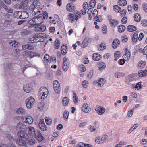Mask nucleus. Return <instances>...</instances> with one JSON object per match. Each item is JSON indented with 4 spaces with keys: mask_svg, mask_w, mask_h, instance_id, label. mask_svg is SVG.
<instances>
[{
    "mask_svg": "<svg viewBox=\"0 0 147 147\" xmlns=\"http://www.w3.org/2000/svg\"><path fill=\"white\" fill-rule=\"evenodd\" d=\"M45 106V103L44 102H40L38 105V108L41 109H42Z\"/></svg>",
    "mask_w": 147,
    "mask_h": 147,
    "instance_id": "obj_57",
    "label": "nucleus"
},
{
    "mask_svg": "<svg viewBox=\"0 0 147 147\" xmlns=\"http://www.w3.org/2000/svg\"><path fill=\"white\" fill-rule=\"evenodd\" d=\"M95 110L97 111V113L100 115H102L103 113L105 111V109L103 107L99 106L97 107L95 109Z\"/></svg>",
    "mask_w": 147,
    "mask_h": 147,
    "instance_id": "obj_17",
    "label": "nucleus"
},
{
    "mask_svg": "<svg viewBox=\"0 0 147 147\" xmlns=\"http://www.w3.org/2000/svg\"><path fill=\"white\" fill-rule=\"evenodd\" d=\"M67 46L63 45L62 46L61 49V52L63 55H65L67 53Z\"/></svg>",
    "mask_w": 147,
    "mask_h": 147,
    "instance_id": "obj_31",
    "label": "nucleus"
},
{
    "mask_svg": "<svg viewBox=\"0 0 147 147\" xmlns=\"http://www.w3.org/2000/svg\"><path fill=\"white\" fill-rule=\"evenodd\" d=\"M0 147H16L13 144L8 143L7 144H0Z\"/></svg>",
    "mask_w": 147,
    "mask_h": 147,
    "instance_id": "obj_43",
    "label": "nucleus"
},
{
    "mask_svg": "<svg viewBox=\"0 0 147 147\" xmlns=\"http://www.w3.org/2000/svg\"><path fill=\"white\" fill-rule=\"evenodd\" d=\"M23 89L25 92L28 93L31 92L32 90V88L29 84H26L24 85Z\"/></svg>",
    "mask_w": 147,
    "mask_h": 147,
    "instance_id": "obj_15",
    "label": "nucleus"
},
{
    "mask_svg": "<svg viewBox=\"0 0 147 147\" xmlns=\"http://www.w3.org/2000/svg\"><path fill=\"white\" fill-rule=\"evenodd\" d=\"M75 16L76 17L75 19L77 21L78 18H81L82 16V14L80 12L77 11L76 13Z\"/></svg>",
    "mask_w": 147,
    "mask_h": 147,
    "instance_id": "obj_49",
    "label": "nucleus"
},
{
    "mask_svg": "<svg viewBox=\"0 0 147 147\" xmlns=\"http://www.w3.org/2000/svg\"><path fill=\"white\" fill-rule=\"evenodd\" d=\"M40 2L39 0H34L33 3L31 4V6H34L38 5Z\"/></svg>",
    "mask_w": 147,
    "mask_h": 147,
    "instance_id": "obj_55",
    "label": "nucleus"
},
{
    "mask_svg": "<svg viewBox=\"0 0 147 147\" xmlns=\"http://www.w3.org/2000/svg\"><path fill=\"white\" fill-rule=\"evenodd\" d=\"M142 7L144 11L147 12V3H144L142 5Z\"/></svg>",
    "mask_w": 147,
    "mask_h": 147,
    "instance_id": "obj_62",
    "label": "nucleus"
},
{
    "mask_svg": "<svg viewBox=\"0 0 147 147\" xmlns=\"http://www.w3.org/2000/svg\"><path fill=\"white\" fill-rule=\"evenodd\" d=\"M16 142L20 146H25L26 144L25 140L21 138H18L16 140Z\"/></svg>",
    "mask_w": 147,
    "mask_h": 147,
    "instance_id": "obj_11",
    "label": "nucleus"
},
{
    "mask_svg": "<svg viewBox=\"0 0 147 147\" xmlns=\"http://www.w3.org/2000/svg\"><path fill=\"white\" fill-rule=\"evenodd\" d=\"M96 4L95 0H91L90 1V6L92 8H94Z\"/></svg>",
    "mask_w": 147,
    "mask_h": 147,
    "instance_id": "obj_53",
    "label": "nucleus"
},
{
    "mask_svg": "<svg viewBox=\"0 0 147 147\" xmlns=\"http://www.w3.org/2000/svg\"><path fill=\"white\" fill-rule=\"evenodd\" d=\"M127 31L129 32H132L136 31L137 28L136 27L133 25H129L127 27Z\"/></svg>",
    "mask_w": 147,
    "mask_h": 147,
    "instance_id": "obj_24",
    "label": "nucleus"
},
{
    "mask_svg": "<svg viewBox=\"0 0 147 147\" xmlns=\"http://www.w3.org/2000/svg\"><path fill=\"white\" fill-rule=\"evenodd\" d=\"M18 136L20 138L27 139L28 138V134L23 131H19L18 133Z\"/></svg>",
    "mask_w": 147,
    "mask_h": 147,
    "instance_id": "obj_9",
    "label": "nucleus"
},
{
    "mask_svg": "<svg viewBox=\"0 0 147 147\" xmlns=\"http://www.w3.org/2000/svg\"><path fill=\"white\" fill-rule=\"evenodd\" d=\"M45 34L43 33H40L38 34H36L34 35V38L36 42H40L41 40L44 37Z\"/></svg>",
    "mask_w": 147,
    "mask_h": 147,
    "instance_id": "obj_10",
    "label": "nucleus"
},
{
    "mask_svg": "<svg viewBox=\"0 0 147 147\" xmlns=\"http://www.w3.org/2000/svg\"><path fill=\"white\" fill-rule=\"evenodd\" d=\"M59 86H60V85L58 81L55 80L53 82V88Z\"/></svg>",
    "mask_w": 147,
    "mask_h": 147,
    "instance_id": "obj_52",
    "label": "nucleus"
},
{
    "mask_svg": "<svg viewBox=\"0 0 147 147\" xmlns=\"http://www.w3.org/2000/svg\"><path fill=\"white\" fill-rule=\"evenodd\" d=\"M55 92L57 93H59L60 92L61 89L60 86H59L57 87L56 88H53Z\"/></svg>",
    "mask_w": 147,
    "mask_h": 147,
    "instance_id": "obj_60",
    "label": "nucleus"
},
{
    "mask_svg": "<svg viewBox=\"0 0 147 147\" xmlns=\"http://www.w3.org/2000/svg\"><path fill=\"white\" fill-rule=\"evenodd\" d=\"M21 12L22 11H16L13 13V16L17 19H21Z\"/></svg>",
    "mask_w": 147,
    "mask_h": 147,
    "instance_id": "obj_28",
    "label": "nucleus"
},
{
    "mask_svg": "<svg viewBox=\"0 0 147 147\" xmlns=\"http://www.w3.org/2000/svg\"><path fill=\"white\" fill-rule=\"evenodd\" d=\"M88 84V83L87 81L84 80L82 82V85L83 87L85 88H86Z\"/></svg>",
    "mask_w": 147,
    "mask_h": 147,
    "instance_id": "obj_56",
    "label": "nucleus"
},
{
    "mask_svg": "<svg viewBox=\"0 0 147 147\" xmlns=\"http://www.w3.org/2000/svg\"><path fill=\"white\" fill-rule=\"evenodd\" d=\"M67 10L69 11L72 12L75 10V7L73 3H71L67 4L66 7Z\"/></svg>",
    "mask_w": 147,
    "mask_h": 147,
    "instance_id": "obj_14",
    "label": "nucleus"
},
{
    "mask_svg": "<svg viewBox=\"0 0 147 147\" xmlns=\"http://www.w3.org/2000/svg\"><path fill=\"white\" fill-rule=\"evenodd\" d=\"M38 127L43 131H45L47 130L46 125L44 123L43 119H41L40 120L38 124Z\"/></svg>",
    "mask_w": 147,
    "mask_h": 147,
    "instance_id": "obj_8",
    "label": "nucleus"
},
{
    "mask_svg": "<svg viewBox=\"0 0 147 147\" xmlns=\"http://www.w3.org/2000/svg\"><path fill=\"white\" fill-rule=\"evenodd\" d=\"M63 60V68L64 71H66L69 67V60L68 58L66 57H64Z\"/></svg>",
    "mask_w": 147,
    "mask_h": 147,
    "instance_id": "obj_4",
    "label": "nucleus"
},
{
    "mask_svg": "<svg viewBox=\"0 0 147 147\" xmlns=\"http://www.w3.org/2000/svg\"><path fill=\"white\" fill-rule=\"evenodd\" d=\"M28 5L27 2L26 1H22L21 4L19 5V7L20 9H23L26 7Z\"/></svg>",
    "mask_w": 147,
    "mask_h": 147,
    "instance_id": "obj_27",
    "label": "nucleus"
},
{
    "mask_svg": "<svg viewBox=\"0 0 147 147\" xmlns=\"http://www.w3.org/2000/svg\"><path fill=\"white\" fill-rule=\"evenodd\" d=\"M101 58V55L98 54L94 53L93 55L92 59L95 61L99 60Z\"/></svg>",
    "mask_w": 147,
    "mask_h": 147,
    "instance_id": "obj_22",
    "label": "nucleus"
},
{
    "mask_svg": "<svg viewBox=\"0 0 147 147\" xmlns=\"http://www.w3.org/2000/svg\"><path fill=\"white\" fill-rule=\"evenodd\" d=\"M35 38H34V36L32 38H31L28 40V42L29 43H34L36 42V40L35 39Z\"/></svg>",
    "mask_w": 147,
    "mask_h": 147,
    "instance_id": "obj_59",
    "label": "nucleus"
},
{
    "mask_svg": "<svg viewBox=\"0 0 147 147\" xmlns=\"http://www.w3.org/2000/svg\"><path fill=\"white\" fill-rule=\"evenodd\" d=\"M105 64L104 62H100L98 64V67L100 69H103L105 68Z\"/></svg>",
    "mask_w": 147,
    "mask_h": 147,
    "instance_id": "obj_44",
    "label": "nucleus"
},
{
    "mask_svg": "<svg viewBox=\"0 0 147 147\" xmlns=\"http://www.w3.org/2000/svg\"><path fill=\"white\" fill-rule=\"evenodd\" d=\"M37 139L38 141L39 142H41L43 140V137L40 131H37Z\"/></svg>",
    "mask_w": 147,
    "mask_h": 147,
    "instance_id": "obj_34",
    "label": "nucleus"
},
{
    "mask_svg": "<svg viewBox=\"0 0 147 147\" xmlns=\"http://www.w3.org/2000/svg\"><path fill=\"white\" fill-rule=\"evenodd\" d=\"M49 94L48 90L47 88L42 86L38 92V96L41 99H44L47 97Z\"/></svg>",
    "mask_w": 147,
    "mask_h": 147,
    "instance_id": "obj_2",
    "label": "nucleus"
},
{
    "mask_svg": "<svg viewBox=\"0 0 147 147\" xmlns=\"http://www.w3.org/2000/svg\"><path fill=\"white\" fill-rule=\"evenodd\" d=\"M126 29V27L124 25H121L119 26L118 32L121 33L123 32Z\"/></svg>",
    "mask_w": 147,
    "mask_h": 147,
    "instance_id": "obj_39",
    "label": "nucleus"
},
{
    "mask_svg": "<svg viewBox=\"0 0 147 147\" xmlns=\"http://www.w3.org/2000/svg\"><path fill=\"white\" fill-rule=\"evenodd\" d=\"M54 44L55 45V46L56 47V49H57L59 48L60 43L59 42V40L58 39H56L54 42Z\"/></svg>",
    "mask_w": 147,
    "mask_h": 147,
    "instance_id": "obj_46",
    "label": "nucleus"
},
{
    "mask_svg": "<svg viewBox=\"0 0 147 147\" xmlns=\"http://www.w3.org/2000/svg\"><path fill=\"white\" fill-rule=\"evenodd\" d=\"M127 4V1L126 0H119L118 1V4L121 6H123Z\"/></svg>",
    "mask_w": 147,
    "mask_h": 147,
    "instance_id": "obj_35",
    "label": "nucleus"
},
{
    "mask_svg": "<svg viewBox=\"0 0 147 147\" xmlns=\"http://www.w3.org/2000/svg\"><path fill=\"white\" fill-rule=\"evenodd\" d=\"M118 21L117 20L115 19H113L109 22V24L112 27H115L118 24Z\"/></svg>",
    "mask_w": 147,
    "mask_h": 147,
    "instance_id": "obj_18",
    "label": "nucleus"
},
{
    "mask_svg": "<svg viewBox=\"0 0 147 147\" xmlns=\"http://www.w3.org/2000/svg\"><path fill=\"white\" fill-rule=\"evenodd\" d=\"M107 136L106 135H103L96 138L95 140L97 144H100L106 140Z\"/></svg>",
    "mask_w": 147,
    "mask_h": 147,
    "instance_id": "obj_6",
    "label": "nucleus"
},
{
    "mask_svg": "<svg viewBox=\"0 0 147 147\" xmlns=\"http://www.w3.org/2000/svg\"><path fill=\"white\" fill-rule=\"evenodd\" d=\"M120 42L119 40L117 39L114 40L112 44V47L114 49H115L117 48L118 45L120 44Z\"/></svg>",
    "mask_w": 147,
    "mask_h": 147,
    "instance_id": "obj_21",
    "label": "nucleus"
},
{
    "mask_svg": "<svg viewBox=\"0 0 147 147\" xmlns=\"http://www.w3.org/2000/svg\"><path fill=\"white\" fill-rule=\"evenodd\" d=\"M35 102V100L32 97H30L26 100V106L29 109H31Z\"/></svg>",
    "mask_w": 147,
    "mask_h": 147,
    "instance_id": "obj_3",
    "label": "nucleus"
},
{
    "mask_svg": "<svg viewBox=\"0 0 147 147\" xmlns=\"http://www.w3.org/2000/svg\"><path fill=\"white\" fill-rule=\"evenodd\" d=\"M69 102L68 98L66 97H64L63 99L62 104L63 106L67 105Z\"/></svg>",
    "mask_w": 147,
    "mask_h": 147,
    "instance_id": "obj_37",
    "label": "nucleus"
},
{
    "mask_svg": "<svg viewBox=\"0 0 147 147\" xmlns=\"http://www.w3.org/2000/svg\"><path fill=\"white\" fill-rule=\"evenodd\" d=\"M87 38H85L82 43L81 46L82 48H85L86 47L89 43Z\"/></svg>",
    "mask_w": 147,
    "mask_h": 147,
    "instance_id": "obj_38",
    "label": "nucleus"
},
{
    "mask_svg": "<svg viewBox=\"0 0 147 147\" xmlns=\"http://www.w3.org/2000/svg\"><path fill=\"white\" fill-rule=\"evenodd\" d=\"M17 44L18 43L15 41H10L9 42V45L10 46L13 47H16Z\"/></svg>",
    "mask_w": 147,
    "mask_h": 147,
    "instance_id": "obj_47",
    "label": "nucleus"
},
{
    "mask_svg": "<svg viewBox=\"0 0 147 147\" xmlns=\"http://www.w3.org/2000/svg\"><path fill=\"white\" fill-rule=\"evenodd\" d=\"M22 49L24 50L26 49L29 50H32L33 48V46H30L29 44H26L23 45L22 46Z\"/></svg>",
    "mask_w": 147,
    "mask_h": 147,
    "instance_id": "obj_40",
    "label": "nucleus"
},
{
    "mask_svg": "<svg viewBox=\"0 0 147 147\" xmlns=\"http://www.w3.org/2000/svg\"><path fill=\"white\" fill-rule=\"evenodd\" d=\"M141 16L138 13H135L134 16V20L136 22H139L141 20Z\"/></svg>",
    "mask_w": 147,
    "mask_h": 147,
    "instance_id": "obj_36",
    "label": "nucleus"
},
{
    "mask_svg": "<svg viewBox=\"0 0 147 147\" xmlns=\"http://www.w3.org/2000/svg\"><path fill=\"white\" fill-rule=\"evenodd\" d=\"M138 74L140 77L145 76L147 75V70H140L138 72Z\"/></svg>",
    "mask_w": 147,
    "mask_h": 147,
    "instance_id": "obj_29",
    "label": "nucleus"
},
{
    "mask_svg": "<svg viewBox=\"0 0 147 147\" xmlns=\"http://www.w3.org/2000/svg\"><path fill=\"white\" fill-rule=\"evenodd\" d=\"M21 119L24 123H27L29 124H31L33 122L32 117L30 116H27L26 117H22Z\"/></svg>",
    "mask_w": 147,
    "mask_h": 147,
    "instance_id": "obj_5",
    "label": "nucleus"
},
{
    "mask_svg": "<svg viewBox=\"0 0 147 147\" xmlns=\"http://www.w3.org/2000/svg\"><path fill=\"white\" fill-rule=\"evenodd\" d=\"M102 28L103 34H106L107 32V26L105 25H104V26H103Z\"/></svg>",
    "mask_w": 147,
    "mask_h": 147,
    "instance_id": "obj_54",
    "label": "nucleus"
},
{
    "mask_svg": "<svg viewBox=\"0 0 147 147\" xmlns=\"http://www.w3.org/2000/svg\"><path fill=\"white\" fill-rule=\"evenodd\" d=\"M3 7L5 9V10L9 13H12L13 12V10L11 7L7 6L6 5H3Z\"/></svg>",
    "mask_w": 147,
    "mask_h": 147,
    "instance_id": "obj_25",
    "label": "nucleus"
},
{
    "mask_svg": "<svg viewBox=\"0 0 147 147\" xmlns=\"http://www.w3.org/2000/svg\"><path fill=\"white\" fill-rule=\"evenodd\" d=\"M40 8L39 5H38L34 6L33 8V10L32 11V14L33 15H35L38 14V13H40V11L39 10V8Z\"/></svg>",
    "mask_w": 147,
    "mask_h": 147,
    "instance_id": "obj_12",
    "label": "nucleus"
},
{
    "mask_svg": "<svg viewBox=\"0 0 147 147\" xmlns=\"http://www.w3.org/2000/svg\"><path fill=\"white\" fill-rule=\"evenodd\" d=\"M113 9L114 11L117 13L121 11V8L119 6L114 5L113 6Z\"/></svg>",
    "mask_w": 147,
    "mask_h": 147,
    "instance_id": "obj_41",
    "label": "nucleus"
},
{
    "mask_svg": "<svg viewBox=\"0 0 147 147\" xmlns=\"http://www.w3.org/2000/svg\"><path fill=\"white\" fill-rule=\"evenodd\" d=\"M146 64V62L145 61H141L139 62L137 67L140 69H142L145 65Z\"/></svg>",
    "mask_w": 147,
    "mask_h": 147,
    "instance_id": "obj_30",
    "label": "nucleus"
},
{
    "mask_svg": "<svg viewBox=\"0 0 147 147\" xmlns=\"http://www.w3.org/2000/svg\"><path fill=\"white\" fill-rule=\"evenodd\" d=\"M105 82V80H104V79L103 78H100L98 81L96 82V83L100 87H102Z\"/></svg>",
    "mask_w": 147,
    "mask_h": 147,
    "instance_id": "obj_32",
    "label": "nucleus"
},
{
    "mask_svg": "<svg viewBox=\"0 0 147 147\" xmlns=\"http://www.w3.org/2000/svg\"><path fill=\"white\" fill-rule=\"evenodd\" d=\"M6 137L10 141L12 142L14 140V139L12 136L9 134H7Z\"/></svg>",
    "mask_w": 147,
    "mask_h": 147,
    "instance_id": "obj_61",
    "label": "nucleus"
},
{
    "mask_svg": "<svg viewBox=\"0 0 147 147\" xmlns=\"http://www.w3.org/2000/svg\"><path fill=\"white\" fill-rule=\"evenodd\" d=\"M45 120L47 125H49L51 124L52 120L51 119H49L47 117H45Z\"/></svg>",
    "mask_w": 147,
    "mask_h": 147,
    "instance_id": "obj_51",
    "label": "nucleus"
},
{
    "mask_svg": "<svg viewBox=\"0 0 147 147\" xmlns=\"http://www.w3.org/2000/svg\"><path fill=\"white\" fill-rule=\"evenodd\" d=\"M16 113L19 115H24L26 113V111L24 109L22 108H20L17 109Z\"/></svg>",
    "mask_w": 147,
    "mask_h": 147,
    "instance_id": "obj_20",
    "label": "nucleus"
},
{
    "mask_svg": "<svg viewBox=\"0 0 147 147\" xmlns=\"http://www.w3.org/2000/svg\"><path fill=\"white\" fill-rule=\"evenodd\" d=\"M42 16V14H41L35 16L29 21V24L32 26V27H34L36 25L41 24L43 22Z\"/></svg>",
    "mask_w": 147,
    "mask_h": 147,
    "instance_id": "obj_1",
    "label": "nucleus"
},
{
    "mask_svg": "<svg viewBox=\"0 0 147 147\" xmlns=\"http://www.w3.org/2000/svg\"><path fill=\"white\" fill-rule=\"evenodd\" d=\"M88 105L87 104L85 103L84 104L82 107V111L85 113H87L89 111V110L88 109Z\"/></svg>",
    "mask_w": 147,
    "mask_h": 147,
    "instance_id": "obj_33",
    "label": "nucleus"
},
{
    "mask_svg": "<svg viewBox=\"0 0 147 147\" xmlns=\"http://www.w3.org/2000/svg\"><path fill=\"white\" fill-rule=\"evenodd\" d=\"M28 134L31 136L35 137L36 134L34 128L32 127H30L28 129Z\"/></svg>",
    "mask_w": 147,
    "mask_h": 147,
    "instance_id": "obj_16",
    "label": "nucleus"
},
{
    "mask_svg": "<svg viewBox=\"0 0 147 147\" xmlns=\"http://www.w3.org/2000/svg\"><path fill=\"white\" fill-rule=\"evenodd\" d=\"M49 56L47 54H45L44 57V60L46 62H48L49 61Z\"/></svg>",
    "mask_w": 147,
    "mask_h": 147,
    "instance_id": "obj_64",
    "label": "nucleus"
},
{
    "mask_svg": "<svg viewBox=\"0 0 147 147\" xmlns=\"http://www.w3.org/2000/svg\"><path fill=\"white\" fill-rule=\"evenodd\" d=\"M29 14L26 11H22L21 12V19H25L29 17Z\"/></svg>",
    "mask_w": 147,
    "mask_h": 147,
    "instance_id": "obj_23",
    "label": "nucleus"
},
{
    "mask_svg": "<svg viewBox=\"0 0 147 147\" xmlns=\"http://www.w3.org/2000/svg\"><path fill=\"white\" fill-rule=\"evenodd\" d=\"M74 96L73 97V98L74 99V100H73V101L75 104H76L78 103V101L77 100L78 99V98L76 96V93H75L74 91Z\"/></svg>",
    "mask_w": 147,
    "mask_h": 147,
    "instance_id": "obj_58",
    "label": "nucleus"
},
{
    "mask_svg": "<svg viewBox=\"0 0 147 147\" xmlns=\"http://www.w3.org/2000/svg\"><path fill=\"white\" fill-rule=\"evenodd\" d=\"M131 53H127V54H125L123 56V58H124L126 59H125V60L127 61H128L130 59V57L131 56Z\"/></svg>",
    "mask_w": 147,
    "mask_h": 147,
    "instance_id": "obj_48",
    "label": "nucleus"
},
{
    "mask_svg": "<svg viewBox=\"0 0 147 147\" xmlns=\"http://www.w3.org/2000/svg\"><path fill=\"white\" fill-rule=\"evenodd\" d=\"M128 78L129 81H132L135 79V76L134 74L130 75L128 76Z\"/></svg>",
    "mask_w": 147,
    "mask_h": 147,
    "instance_id": "obj_50",
    "label": "nucleus"
},
{
    "mask_svg": "<svg viewBox=\"0 0 147 147\" xmlns=\"http://www.w3.org/2000/svg\"><path fill=\"white\" fill-rule=\"evenodd\" d=\"M138 126V124H134L131 128L129 130V131L130 133H131L132 131H133Z\"/></svg>",
    "mask_w": 147,
    "mask_h": 147,
    "instance_id": "obj_63",
    "label": "nucleus"
},
{
    "mask_svg": "<svg viewBox=\"0 0 147 147\" xmlns=\"http://www.w3.org/2000/svg\"><path fill=\"white\" fill-rule=\"evenodd\" d=\"M36 25L35 26L34 30L36 31L44 32L46 30V26L41 24Z\"/></svg>",
    "mask_w": 147,
    "mask_h": 147,
    "instance_id": "obj_7",
    "label": "nucleus"
},
{
    "mask_svg": "<svg viewBox=\"0 0 147 147\" xmlns=\"http://www.w3.org/2000/svg\"><path fill=\"white\" fill-rule=\"evenodd\" d=\"M75 147H93L90 144H84L81 142L78 143Z\"/></svg>",
    "mask_w": 147,
    "mask_h": 147,
    "instance_id": "obj_19",
    "label": "nucleus"
},
{
    "mask_svg": "<svg viewBox=\"0 0 147 147\" xmlns=\"http://www.w3.org/2000/svg\"><path fill=\"white\" fill-rule=\"evenodd\" d=\"M26 128V126L22 123H19L17 124L16 127V129L17 131H22L24 130Z\"/></svg>",
    "mask_w": 147,
    "mask_h": 147,
    "instance_id": "obj_13",
    "label": "nucleus"
},
{
    "mask_svg": "<svg viewBox=\"0 0 147 147\" xmlns=\"http://www.w3.org/2000/svg\"><path fill=\"white\" fill-rule=\"evenodd\" d=\"M69 112L67 110H65L63 113V118L65 121H67L69 116Z\"/></svg>",
    "mask_w": 147,
    "mask_h": 147,
    "instance_id": "obj_42",
    "label": "nucleus"
},
{
    "mask_svg": "<svg viewBox=\"0 0 147 147\" xmlns=\"http://www.w3.org/2000/svg\"><path fill=\"white\" fill-rule=\"evenodd\" d=\"M138 34L137 33H134L132 38L133 41L134 42H136L138 40Z\"/></svg>",
    "mask_w": 147,
    "mask_h": 147,
    "instance_id": "obj_45",
    "label": "nucleus"
},
{
    "mask_svg": "<svg viewBox=\"0 0 147 147\" xmlns=\"http://www.w3.org/2000/svg\"><path fill=\"white\" fill-rule=\"evenodd\" d=\"M31 31L27 29H23L21 30V35L24 36L30 34Z\"/></svg>",
    "mask_w": 147,
    "mask_h": 147,
    "instance_id": "obj_26",
    "label": "nucleus"
}]
</instances>
